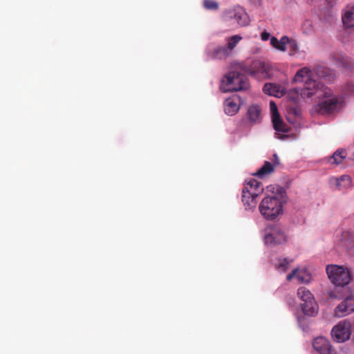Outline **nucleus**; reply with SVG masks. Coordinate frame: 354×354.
<instances>
[{"mask_svg":"<svg viewBox=\"0 0 354 354\" xmlns=\"http://www.w3.org/2000/svg\"><path fill=\"white\" fill-rule=\"evenodd\" d=\"M297 295L304 301V304H301V308L305 315L313 316L317 314V306L315 303L313 295L306 288H299Z\"/></svg>","mask_w":354,"mask_h":354,"instance_id":"0eeeda50","label":"nucleus"},{"mask_svg":"<svg viewBox=\"0 0 354 354\" xmlns=\"http://www.w3.org/2000/svg\"><path fill=\"white\" fill-rule=\"evenodd\" d=\"M261 37L263 41H267L270 37V34L264 31L261 33Z\"/></svg>","mask_w":354,"mask_h":354,"instance_id":"473e14b6","label":"nucleus"},{"mask_svg":"<svg viewBox=\"0 0 354 354\" xmlns=\"http://www.w3.org/2000/svg\"><path fill=\"white\" fill-rule=\"evenodd\" d=\"M239 110V106L233 98H228L224 104V111L229 115H235Z\"/></svg>","mask_w":354,"mask_h":354,"instance_id":"412c9836","label":"nucleus"},{"mask_svg":"<svg viewBox=\"0 0 354 354\" xmlns=\"http://www.w3.org/2000/svg\"><path fill=\"white\" fill-rule=\"evenodd\" d=\"M261 109L259 105L252 104L248 109L247 116L251 124L259 123L261 121Z\"/></svg>","mask_w":354,"mask_h":354,"instance_id":"2eb2a0df","label":"nucleus"},{"mask_svg":"<svg viewBox=\"0 0 354 354\" xmlns=\"http://www.w3.org/2000/svg\"><path fill=\"white\" fill-rule=\"evenodd\" d=\"M313 71L319 77L326 79L328 81L330 80L332 76L331 71L325 66L317 65Z\"/></svg>","mask_w":354,"mask_h":354,"instance_id":"b1692460","label":"nucleus"},{"mask_svg":"<svg viewBox=\"0 0 354 354\" xmlns=\"http://www.w3.org/2000/svg\"><path fill=\"white\" fill-rule=\"evenodd\" d=\"M242 39L239 35H233L226 39L227 46L226 48L232 53V50L236 47L238 43Z\"/></svg>","mask_w":354,"mask_h":354,"instance_id":"cd10ccee","label":"nucleus"},{"mask_svg":"<svg viewBox=\"0 0 354 354\" xmlns=\"http://www.w3.org/2000/svg\"><path fill=\"white\" fill-rule=\"evenodd\" d=\"M263 91L266 94L277 96L279 91V87L272 83H266L263 86Z\"/></svg>","mask_w":354,"mask_h":354,"instance_id":"bb28decb","label":"nucleus"},{"mask_svg":"<svg viewBox=\"0 0 354 354\" xmlns=\"http://www.w3.org/2000/svg\"><path fill=\"white\" fill-rule=\"evenodd\" d=\"M354 312V297L345 298L335 309V314L338 317H342Z\"/></svg>","mask_w":354,"mask_h":354,"instance_id":"f8f14e48","label":"nucleus"},{"mask_svg":"<svg viewBox=\"0 0 354 354\" xmlns=\"http://www.w3.org/2000/svg\"><path fill=\"white\" fill-rule=\"evenodd\" d=\"M352 180L349 176L344 175L335 179V185L339 189L350 187Z\"/></svg>","mask_w":354,"mask_h":354,"instance_id":"393cba45","label":"nucleus"},{"mask_svg":"<svg viewBox=\"0 0 354 354\" xmlns=\"http://www.w3.org/2000/svg\"><path fill=\"white\" fill-rule=\"evenodd\" d=\"M257 194L248 193L247 189L242 190V201L245 209H252L257 206Z\"/></svg>","mask_w":354,"mask_h":354,"instance_id":"dca6fc26","label":"nucleus"},{"mask_svg":"<svg viewBox=\"0 0 354 354\" xmlns=\"http://www.w3.org/2000/svg\"><path fill=\"white\" fill-rule=\"evenodd\" d=\"M231 52L226 46H217L213 49H207L206 51L207 56L212 59H225L231 55Z\"/></svg>","mask_w":354,"mask_h":354,"instance_id":"4468645a","label":"nucleus"},{"mask_svg":"<svg viewBox=\"0 0 354 354\" xmlns=\"http://www.w3.org/2000/svg\"><path fill=\"white\" fill-rule=\"evenodd\" d=\"M346 153L344 149H337L328 159V162L337 165L346 158Z\"/></svg>","mask_w":354,"mask_h":354,"instance_id":"5701e85b","label":"nucleus"},{"mask_svg":"<svg viewBox=\"0 0 354 354\" xmlns=\"http://www.w3.org/2000/svg\"><path fill=\"white\" fill-rule=\"evenodd\" d=\"M203 6L207 10H217L218 8V3L213 0H204Z\"/></svg>","mask_w":354,"mask_h":354,"instance_id":"7c9ffc66","label":"nucleus"},{"mask_svg":"<svg viewBox=\"0 0 354 354\" xmlns=\"http://www.w3.org/2000/svg\"><path fill=\"white\" fill-rule=\"evenodd\" d=\"M243 189H247L248 193H254L259 196L263 192V188L260 182L252 178L245 183Z\"/></svg>","mask_w":354,"mask_h":354,"instance_id":"6ab92c4d","label":"nucleus"},{"mask_svg":"<svg viewBox=\"0 0 354 354\" xmlns=\"http://www.w3.org/2000/svg\"><path fill=\"white\" fill-rule=\"evenodd\" d=\"M272 161V163L269 161H265L263 165L257 171L254 175L259 178H263L271 174L274 171V167L279 164V159L276 153L273 155Z\"/></svg>","mask_w":354,"mask_h":354,"instance_id":"ddd939ff","label":"nucleus"},{"mask_svg":"<svg viewBox=\"0 0 354 354\" xmlns=\"http://www.w3.org/2000/svg\"><path fill=\"white\" fill-rule=\"evenodd\" d=\"M312 71L307 67H304L297 72L295 75L294 81L297 82H304L303 88H295L292 91L297 95L295 100H298V95H300L303 98L310 97L319 92V84L312 79Z\"/></svg>","mask_w":354,"mask_h":354,"instance_id":"f03ea898","label":"nucleus"},{"mask_svg":"<svg viewBox=\"0 0 354 354\" xmlns=\"http://www.w3.org/2000/svg\"><path fill=\"white\" fill-rule=\"evenodd\" d=\"M270 108L272 116H274V115H276V114H279L278 111H277V106L273 101H271L270 102Z\"/></svg>","mask_w":354,"mask_h":354,"instance_id":"2f4dec72","label":"nucleus"},{"mask_svg":"<svg viewBox=\"0 0 354 354\" xmlns=\"http://www.w3.org/2000/svg\"><path fill=\"white\" fill-rule=\"evenodd\" d=\"M351 324L349 322H340L331 331L333 339L337 342H344L350 338Z\"/></svg>","mask_w":354,"mask_h":354,"instance_id":"9d476101","label":"nucleus"},{"mask_svg":"<svg viewBox=\"0 0 354 354\" xmlns=\"http://www.w3.org/2000/svg\"><path fill=\"white\" fill-rule=\"evenodd\" d=\"M318 94L322 100L315 106V111L321 115H329L338 111L344 105V100L342 95H335L328 88Z\"/></svg>","mask_w":354,"mask_h":354,"instance_id":"7ed1b4c3","label":"nucleus"},{"mask_svg":"<svg viewBox=\"0 0 354 354\" xmlns=\"http://www.w3.org/2000/svg\"><path fill=\"white\" fill-rule=\"evenodd\" d=\"M272 122L274 129L277 131L287 132L288 129L286 128V124L281 120L279 114H276L272 116Z\"/></svg>","mask_w":354,"mask_h":354,"instance_id":"a878e982","label":"nucleus"},{"mask_svg":"<svg viewBox=\"0 0 354 354\" xmlns=\"http://www.w3.org/2000/svg\"><path fill=\"white\" fill-rule=\"evenodd\" d=\"M295 277L299 283H308L310 280V276L306 272L299 269L293 270L287 275L286 279L290 281Z\"/></svg>","mask_w":354,"mask_h":354,"instance_id":"f3484780","label":"nucleus"},{"mask_svg":"<svg viewBox=\"0 0 354 354\" xmlns=\"http://www.w3.org/2000/svg\"><path fill=\"white\" fill-rule=\"evenodd\" d=\"M225 78L227 81V88H224L225 92L246 90L249 87L248 77L238 72H230L225 76Z\"/></svg>","mask_w":354,"mask_h":354,"instance_id":"423d86ee","label":"nucleus"},{"mask_svg":"<svg viewBox=\"0 0 354 354\" xmlns=\"http://www.w3.org/2000/svg\"><path fill=\"white\" fill-rule=\"evenodd\" d=\"M328 3V4L330 6V7H333V6H335L336 3H337V0H326Z\"/></svg>","mask_w":354,"mask_h":354,"instance_id":"72a5a7b5","label":"nucleus"},{"mask_svg":"<svg viewBox=\"0 0 354 354\" xmlns=\"http://www.w3.org/2000/svg\"><path fill=\"white\" fill-rule=\"evenodd\" d=\"M287 48L290 50V55H295L299 50V46L297 41L290 38L288 44H287Z\"/></svg>","mask_w":354,"mask_h":354,"instance_id":"c85d7f7f","label":"nucleus"},{"mask_svg":"<svg viewBox=\"0 0 354 354\" xmlns=\"http://www.w3.org/2000/svg\"><path fill=\"white\" fill-rule=\"evenodd\" d=\"M342 23L346 28L354 27V6H347L342 17Z\"/></svg>","mask_w":354,"mask_h":354,"instance_id":"a211bd4d","label":"nucleus"},{"mask_svg":"<svg viewBox=\"0 0 354 354\" xmlns=\"http://www.w3.org/2000/svg\"><path fill=\"white\" fill-rule=\"evenodd\" d=\"M277 192V194L265 197L259 205V212L267 220H274L281 214L282 205L286 201L285 191L278 187Z\"/></svg>","mask_w":354,"mask_h":354,"instance_id":"f257e3e1","label":"nucleus"},{"mask_svg":"<svg viewBox=\"0 0 354 354\" xmlns=\"http://www.w3.org/2000/svg\"><path fill=\"white\" fill-rule=\"evenodd\" d=\"M244 71L257 79H267L270 77L271 66L263 61L254 60L245 67Z\"/></svg>","mask_w":354,"mask_h":354,"instance_id":"6e6552de","label":"nucleus"},{"mask_svg":"<svg viewBox=\"0 0 354 354\" xmlns=\"http://www.w3.org/2000/svg\"><path fill=\"white\" fill-rule=\"evenodd\" d=\"M250 1H252L254 3H259L260 1V0H250Z\"/></svg>","mask_w":354,"mask_h":354,"instance_id":"f704fd0d","label":"nucleus"},{"mask_svg":"<svg viewBox=\"0 0 354 354\" xmlns=\"http://www.w3.org/2000/svg\"><path fill=\"white\" fill-rule=\"evenodd\" d=\"M333 59L335 64L340 68H350L351 66V62L349 59L342 54H334Z\"/></svg>","mask_w":354,"mask_h":354,"instance_id":"4be33fe9","label":"nucleus"},{"mask_svg":"<svg viewBox=\"0 0 354 354\" xmlns=\"http://www.w3.org/2000/svg\"><path fill=\"white\" fill-rule=\"evenodd\" d=\"M288 41L289 37L287 36H283L279 40L274 37H272L270 39L271 45L281 52H285L286 50Z\"/></svg>","mask_w":354,"mask_h":354,"instance_id":"aec40b11","label":"nucleus"},{"mask_svg":"<svg viewBox=\"0 0 354 354\" xmlns=\"http://www.w3.org/2000/svg\"><path fill=\"white\" fill-rule=\"evenodd\" d=\"M290 262L287 259H279V263L277 266V268L282 272H285L288 269Z\"/></svg>","mask_w":354,"mask_h":354,"instance_id":"c756f323","label":"nucleus"},{"mask_svg":"<svg viewBox=\"0 0 354 354\" xmlns=\"http://www.w3.org/2000/svg\"><path fill=\"white\" fill-rule=\"evenodd\" d=\"M313 346L319 354H337V351L331 346L328 339L324 337L314 339Z\"/></svg>","mask_w":354,"mask_h":354,"instance_id":"9b49d317","label":"nucleus"},{"mask_svg":"<svg viewBox=\"0 0 354 354\" xmlns=\"http://www.w3.org/2000/svg\"><path fill=\"white\" fill-rule=\"evenodd\" d=\"M287 237L283 227L279 225L268 226L265 230L264 242L270 248L286 243Z\"/></svg>","mask_w":354,"mask_h":354,"instance_id":"39448f33","label":"nucleus"},{"mask_svg":"<svg viewBox=\"0 0 354 354\" xmlns=\"http://www.w3.org/2000/svg\"><path fill=\"white\" fill-rule=\"evenodd\" d=\"M326 271L330 281L336 286H344L351 280L350 271L342 266L328 265Z\"/></svg>","mask_w":354,"mask_h":354,"instance_id":"20e7f679","label":"nucleus"},{"mask_svg":"<svg viewBox=\"0 0 354 354\" xmlns=\"http://www.w3.org/2000/svg\"><path fill=\"white\" fill-rule=\"evenodd\" d=\"M223 17L225 21H230L234 19L240 26H245L249 24V17L247 12L239 6L225 10Z\"/></svg>","mask_w":354,"mask_h":354,"instance_id":"1a4fd4ad","label":"nucleus"}]
</instances>
